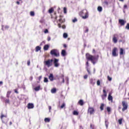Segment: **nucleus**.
Masks as SVG:
<instances>
[{
    "label": "nucleus",
    "mask_w": 129,
    "mask_h": 129,
    "mask_svg": "<svg viewBox=\"0 0 129 129\" xmlns=\"http://www.w3.org/2000/svg\"><path fill=\"white\" fill-rule=\"evenodd\" d=\"M79 16H80V17L84 20L88 19V17H89L88 11H87V10L84 9L79 13Z\"/></svg>",
    "instance_id": "nucleus-1"
},
{
    "label": "nucleus",
    "mask_w": 129,
    "mask_h": 129,
    "mask_svg": "<svg viewBox=\"0 0 129 129\" xmlns=\"http://www.w3.org/2000/svg\"><path fill=\"white\" fill-rule=\"evenodd\" d=\"M86 58L88 61H90L93 64H95V60H96V57L89 53L86 54Z\"/></svg>",
    "instance_id": "nucleus-2"
},
{
    "label": "nucleus",
    "mask_w": 129,
    "mask_h": 129,
    "mask_svg": "<svg viewBox=\"0 0 129 129\" xmlns=\"http://www.w3.org/2000/svg\"><path fill=\"white\" fill-rule=\"evenodd\" d=\"M54 60L53 59H49L46 61H44V64L45 66L47 67H51V66H53V61Z\"/></svg>",
    "instance_id": "nucleus-3"
},
{
    "label": "nucleus",
    "mask_w": 129,
    "mask_h": 129,
    "mask_svg": "<svg viewBox=\"0 0 129 129\" xmlns=\"http://www.w3.org/2000/svg\"><path fill=\"white\" fill-rule=\"evenodd\" d=\"M0 118H1V120L4 123H7L8 122V120H9V118H8V116L6 115H4V114L2 113L0 116Z\"/></svg>",
    "instance_id": "nucleus-4"
},
{
    "label": "nucleus",
    "mask_w": 129,
    "mask_h": 129,
    "mask_svg": "<svg viewBox=\"0 0 129 129\" xmlns=\"http://www.w3.org/2000/svg\"><path fill=\"white\" fill-rule=\"evenodd\" d=\"M50 54L52 56H55V57H59L60 53H59V51L57 49H52L50 51Z\"/></svg>",
    "instance_id": "nucleus-5"
},
{
    "label": "nucleus",
    "mask_w": 129,
    "mask_h": 129,
    "mask_svg": "<svg viewBox=\"0 0 129 129\" xmlns=\"http://www.w3.org/2000/svg\"><path fill=\"white\" fill-rule=\"evenodd\" d=\"M122 106H123L122 108V111H125L127 109L128 105L127 103L125 101H122Z\"/></svg>",
    "instance_id": "nucleus-6"
},
{
    "label": "nucleus",
    "mask_w": 129,
    "mask_h": 129,
    "mask_svg": "<svg viewBox=\"0 0 129 129\" xmlns=\"http://www.w3.org/2000/svg\"><path fill=\"white\" fill-rule=\"evenodd\" d=\"M118 51L117 47H114L112 51V55L113 57H117L118 56V54L116 53Z\"/></svg>",
    "instance_id": "nucleus-7"
},
{
    "label": "nucleus",
    "mask_w": 129,
    "mask_h": 129,
    "mask_svg": "<svg viewBox=\"0 0 129 129\" xmlns=\"http://www.w3.org/2000/svg\"><path fill=\"white\" fill-rule=\"evenodd\" d=\"M60 19L58 20V22H59L60 23H58L57 24V26L58 28H61V24H63L65 23V19H62V16H59Z\"/></svg>",
    "instance_id": "nucleus-8"
},
{
    "label": "nucleus",
    "mask_w": 129,
    "mask_h": 129,
    "mask_svg": "<svg viewBox=\"0 0 129 129\" xmlns=\"http://www.w3.org/2000/svg\"><path fill=\"white\" fill-rule=\"evenodd\" d=\"M95 110H94V108L89 107L88 109V113H90V114H93Z\"/></svg>",
    "instance_id": "nucleus-9"
},
{
    "label": "nucleus",
    "mask_w": 129,
    "mask_h": 129,
    "mask_svg": "<svg viewBox=\"0 0 129 129\" xmlns=\"http://www.w3.org/2000/svg\"><path fill=\"white\" fill-rule=\"evenodd\" d=\"M103 94L101 95L102 99L103 100H104L105 98H106V97L107 96V93L106 92V91L105 89L103 90Z\"/></svg>",
    "instance_id": "nucleus-10"
},
{
    "label": "nucleus",
    "mask_w": 129,
    "mask_h": 129,
    "mask_svg": "<svg viewBox=\"0 0 129 129\" xmlns=\"http://www.w3.org/2000/svg\"><path fill=\"white\" fill-rule=\"evenodd\" d=\"M118 35L117 34H114L113 35L112 41L114 44H116L117 43V37Z\"/></svg>",
    "instance_id": "nucleus-11"
},
{
    "label": "nucleus",
    "mask_w": 129,
    "mask_h": 129,
    "mask_svg": "<svg viewBox=\"0 0 129 129\" xmlns=\"http://www.w3.org/2000/svg\"><path fill=\"white\" fill-rule=\"evenodd\" d=\"M59 59L57 58H54L53 60V64L54 65V67H59Z\"/></svg>",
    "instance_id": "nucleus-12"
},
{
    "label": "nucleus",
    "mask_w": 129,
    "mask_h": 129,
    "mask_svg": "<svg viewBox=\"0 0 129 129\" xmlns=\"http://www.w3.org/2000/svg\"><path fill=\"white\" fill-rule=\"evenodd\" d=\"M108 100L111 101V102H113V97L111 96V93H109L108 96Z\"/></svg>",
    "instance_id": "nucleus-13"
},
{
    "label": "nucleus",
    "mask_w": 129,
    "mask_h": 129,
    "mask_svg": "<svg viewBox=\"0 0 129 129\" xmlns=\"http://www.w3.org/2000/svg\"><path fill=\"white\" fill-rule=\"evenodd\" d=\"M126 23V21L122 19H119V23L120 24V26H124V24Z\"/></svg>",
    "instance_id": "nucleus-14"
},
{
    "label": "nucleus",
    "mask_w": 129,
    "mask_h": 129,
    "mask_svg": "<svg viewBox=\"0 0 129 129\" xmlns=\"http://www.w3.org/2000/svg\"><path fill=\"white\" fill-rule=\"evenodd\" d=\"M96 82V80L95 79H91L90 80V83L92 85H94Z\"/></svg>",
    "instance_id": "nucleus-15"
},
{
    "label": "nucleus",
    "mask_w": 129,
    "mask_h": 129,
    "mask_svg": "<svg viewBox=\"0 0 129 129\" xmlns=\"http://www.w3.org/2000/svg\"><path fill=\"white\" fill-rule=\"evenodd\" d=\"M27 107L28 109H31L34 108V104L33 103H29L28 104Z\"/></svg>",
    "instance_id": "nucleus-16"
},
{
    "label": "nucleus",
    "mask_w": 129,
    "mask_h": 129,
    "mask_svg": "<svg viewBox=\"0 0 129 129\" xmlns=\"http://www.w3.org/2000/svg\"><path fill=\"white\" fill-rule=\"evenodd\" d=\"M48 78L50 81H53L54 80V76L52 74H50L48 77Z\"/></svg>",
    "instance_id": "nucleus-17"
},
{
    "label": "nucleus",
    "mask_w": 129,
    "mask_h": 129,
    "mask_svg": "<svg viewBox=\"0 0 129 129\" xmlns=\"http://www.w3.org/2000/svg\"><path fill=\"white\" fill-rule=\"evenodd\" d=\"M78 104L81 105V106L84 105V102L83 101V100H80L78 102Z\"/></svg>",
    "instance_id": "nucleus-18"
},
{
    "label": "nucleus",
    "mask_w": 129,
    "mask_h": 129,
    "mask_svg": "<svg viewBox=\"0 0 129 129\" xmlns=\"http://www.w3.org/2000/svg\"><path fill=\"white\" fill-rule=\"evenodd\" d=\"M61 54V56L65 57V56H66V50H65V49L62 50Z\"/></svg>",
    "instance_id": "nucleus-19"
},
{
    "label": "nucleus",
    "mask_w": 129,
    "mask_h": 129,
    "mask_svg": "<svg viewBox=\"0 0 129 129\" xmlns=\"http://www.w3.org/2000/svg\"><path fill=\"white\" fill-rule=\"evenodd\" d=\"M49 45H48V44L45 45L43 47L44 50L47 51L48 50V49H49Z\"/></svg>",
    "instance_id": "nucleus-20"
},
{
    "label": "nucleus",
    "mask_w": 129,
    "mask_h": 129,
    "mask_svg": "<svg viewBox=\"0 0 129 129\" xmlns=\"http://www.w3.org/2000/svg\"><path fill=\"white\" fill-rule=\"evenodd\" d=\"M41 88V86L39 85L37 87H36L35 88H34V90L35 91H39V90H40Z\"/></svg>",
    "instance_id": "nucleus-21"
},
{
    "label": "nucleus",
    "mask_w": 129,
    "mask_h": 129,
    "mask_svg": "<svg viewBox=\"0 0 129 129\" xmlns=\"http://www.w3.org/2000/svg\"><path fill=\"white\" fill-rule=\"evenodd\" d=\"M124 53V50H123V48H120V52H119L120 55H123Z\"/></svg>",
    "instance_id": "nucleus-22"
},
{
    "label": "nucleus",
    "mask_w": 129,
    "mask_h": 129,
    "mask_svg": "<svg viewBox=\"0 0 129 129\" xmlns=\"http://www.w3.org/2000/svg\"><path fill=\"white\" fill-rule=\"evenodd\" d=\"M56 91L57 90L55 88H53L51 90V93H56Z\"/></svg>",
    "instance_id": "nucleus-23"
},
{
    "label": "nucleus",
    "mask_w": 129,
    "mask_h": 129,
    "mask_svg": "<svg viewBox=\"0 0 129 129\" xmlns=\"http://www.w3.org/2000/svg\"><path fill=\"white\" fill-rule=\"evenodd\" d=\"M104 107V104H103V103L101 104V105L100 106V109L101 111H102V110H103Z\"/></svg>",
    "instance_id": "nucleus-24"
},
{
    "label": "nucleus",
    "mask_w": 129,
    "mask_h": 129,
    "mask_svg": "<svg viewBox=\"0 0 129 129\" xmlns=\"http://www.w3.org/2000/svg\"><path fill=\"white\" fill-rule=\"evenodd\" d=\"M5 103L6 104H10V99H6L5 100Z\"/></svg>",
    "instance_id": "nucleus-25"
},
{
    "label": "nucleus",
    "mask_w": 129,
    "mask_h": 129,
    "mask_svg": "<svg viewBox=\"0 0 129 129\" xmlns=\"http://www.w3.org/2000/svg\"><path fill=\"white\" fill-rule=\"evenodd\" d=\"M11 93H12V91H11L7 92V97H8V98H9V97H10V95H11Z\"/></svg>",
    "instance_id": "nucleus-26"
},
{
    "label": "nucleus",
    "mask_w": 129,
    "mask_h": 129,
    "mask_svg": "<svg viewBox=\"0 0 129 129\" xmlns=\"http://www.w3.org/2000/svg\"><path fill=\"white\" fill-rule=\"evenodd\" d=\"M97 10L98 11V12H99L100 13L102 12V7L99 6L97 8Z\"/></svg>",
    "instance_id": "nucleus-27"
},
{
    "label": "nucleus",
    "mask_w": 129,
    "mask_h": 129,
    "mask_svg": "<svg viewBox=\"0 0 129 129\" xmlns=\"http://www.w3.org/2000/svg\"><path fill=\"white\" fill-rule=\"evenodd\" d=\"M73 114H74V115H78V114H79V113L77 111H74L73 112Z\"/></svg>",
    "instance_id": "nucleus-28"
},
{
    "label": "nucleus",
    "mask_w": 129,
    "mask_h": 129,
    "mask_svg": "<svg viewBox=\"0 0 129 129\" xmlns=\"http://www.w3.org/2000/svg\"><path fill=\"white\" fill-rule=\"evenodd\" d=\"M108 121L107 120H105V126H106V127L107 128V127H108Z\"/></svg>",
    "instance_id": "nucleus-29"
},
{
    "label": "nucleus",
    "mask_w": 129,
    "mask_h": 129,
    "mask_svg": "<svg viewBox=\"0 0 129 129\" xmlns=\"http://www.w3.org/2000/svg\"><path fill=\"white\" fill-rule=\"evenodd\" d=\"M44 121L45 122H50V118H45Z\"/></svg>",
    "instance_id": "nucleus-30"
},
{
    "label": "nucleus",
    "mask_w": 129,
    "mask_h": 129,
    "mask_svg": "<svg viewBox=\"0 0 129 129\" xmlns=\"http://www.w3.org/2000/svg\"><path fill=\"white\" fill-rule=\"evenodd\" d=\"M41 50V47L38 46L36 47V52H39Z\"/></svg>",
    "instance_id": "nucleus-31"
},
{
    "label": "nucleus",
    "mask_w": 129,
    "mask_h": 129,
    "mask_svg": "<svg viewBox=\"0 0 129 129\" xmlns=\"http://www.w3.org/2000/svg\"><path fill=\"white\" fill-rule=\"evenodd\" d=\"M53 12H54V9L53 8H50L49 10H48V13L49 14H52V13H53Z\"/></svg>",
    "instance_id": "nucleus-32"
},
{
    "label": "nucleus",
    "mask_w": 129,
    "mask_h": 129,
    "mask_svg": "<svg viewBox=\"0 0 129 129\" xmlns=\"http://www.w3.org/2000/svg\"><path fill=\"white\" fill-rule=\"evenodd\" d=\"M106 109L107 112H108L109 113L111 111V109L110 108V107H107Z\"/></svg>",
    "instance_id": "nucleus-33"
},
{
    "label": "nucleus",
    "mask_w": 129,
    "mask_h": 129,
    "mask_svg": "<svg viewBox=\"0 0 129 129\" xmlns=\"http://www.w3.org/2000/svg\"><path fill=\"white\" fill-rule=\"evenodd\" d=\"M66 106V104H65V103H62V105L60 106V109H62V108H64Z\"/></svg>",
    "instance_id": "nucleus-34"
},
{
    "label": "nucleus",
    "mask_w": 129,
    "mask_h": 129,
    "mask_svg": "<svg viewBox=\"0 0 129 129\" xmlns=\"http://www.w3.org/2000/svg\"><path fill=\"white\" fill-rule=\"evenodd\" d=\"M30 16L31 17H34L35 16V12H34L33 11H31L30 12Z\"/></svg>",
    "instance_id": "nucleus-35"
},
{
    "label": "nucleus",
    "mask_w": 129,
    "mask_h": 129,
    "mask_svg": "<svg viewBox=\"0 0 129 129\" xmlns=\"http://www.w3.org/2000/svg\"><path fill=\"white\" fill-rule=\"evenodd\" d=\"M118 121L119 124H121L122 123V118L119 119Z\"/></svg>",
    "instance_id": "nucleus-36"
},
{
    "label": "nucleus",
    "mask_w": 129,
    "mask_h": 129,
    "mask_svg": "<svg viewBox=\"0 0 129 129\" xmlns=\"http://www.w3.org/2000/svg\"><path fill=\"white\" fill-rule=\"evenodd\" d=\"M63 38H64V39H66V38H67V37H68V34H67V33H63Z\"/></svg>",
    "instance_id": "nucleus-37"
},
{
    "label": "nucleus",
    "mask_w": 129,
    "mask_h": 129,
    "mask_svg": "<svg viewBox=\"0 0 129 129\" xmlns=\"http://www.w3.org/2000/svg\"><path fill=\"white\" fill-rule=\"evenodd\" d=\"M97 86H100V81L99 80H98L97 81Z\"/></svg>",
    "instance_id": "nucleus-38"
},
{
    "label": "nucleus",
    "mask_w": 129,
    "mask_h": 129,
    "mask_svg": "<svg viewBox=\"0 0 129 129\" xmlns=\"http://www.w3.org/2000/svg\"><path fill=\"white\" fill-rule=\"evenodd\" d=\"M63 13L64 14L67 13V9L66 7L63 8Z\"/></svg>",
    "instance_id": "nucleus-39"
},
{
    "label": "nucleus",
    "mask_w": 129,
    "mask_h": 129,
    "mask_svg": "<svg viewBox=\"0 0 129 129\" xmlns=\"http://www.w3.org/2000/svg\"><path fill=\"white\" fill-rule=\"evenodd\" d=\"M107 79H108V81H111V80H112V78H111L110 77H109V76H107Z\"/></svg>",
    "instance_id": "nucleus-40"
},
{
    "label": "nucleus",
    "mask_w": 129,
    "mask_h": 129,
    "mask_svg": "<svg viewBox=\"0 0 129 129\" xmlns=\"http://www.w3.org/2000/svg\"><path fill=\"white\" fill-rule=\"evenodd\" d=\"M44 34H47V33H49V30H48V29H46L44 30Z\"/></svg>",
    "instance_id": "nucleus-41"
},
{
    "label": "nucleus",
    "mask_w": 129,
    "mask_h": 129,
    "mask_svg": "<svg viewBox=\"0 0 129 129\" xmlns=\"http://www.w3.org/2000/svg\"><path fill=\"white\" fill-rule=\"evenodd\" d=\"M125 29H126L127 30H129V23H127L126 24V26H125Z\"/></svg>",
    "instance_id": "nucleus-42"
},
{
    "label": "nucleus",
    "mask_w": 129,
    "mask_h": 129,
    "mask_svg": "<svg viewBox=\"0 0 129 129\" xmlns=\"http://www.w3.org/2000/svg\"><path fill=\"white\" fill-rule=\"evenodd\" d=\"M48 78L45 77V78H44V82L47 83V82H48Z\"/></svg>",
    "instance_id": "nucleus-43"
},
{
    "label": "nucleus",
    "mask_w": 129,
    "mask_h": 129,
    "mask_svg": "<svg viewBox=\"0 0 129 129\" xmlns=\"http://www.w3.org/2000/svg\"><path fill=\"white\" fill-rule=\"evenodd\" d=\"M76 22H77V19H76V18H75L73 20V23H76Z\"/></svg>",
    "instance_id": "nucleus-44"
},
{
    "label": "nucleus",
    "mask_w": 129,
    "mask_h": 129,
    "mask_svg": "<svg viewBox=\"0 0 129 129\" xmlns=\"http://www.w3.org/2000/svg\"><path fill=\"white\" fill-rule=\"evenodd\" d=\"M90 127L92 129H94V125H93L92 124H90Z\"/></svg>",
    "instance_id": "nucleus-45"
},
{
    "label": "nucleus",
    "mask_w": 129,
    "mask_h": 129,
    "mask_svg": "<svg viewBox=\"0 0 129 129\" xmlns=\"http://www.w3.org/2000/svg\"><path fill=\"white\" fill-rule=\"evenodd\" d=\"M14 91H15V93H16L17 94H19V92H18V89H15Z\"/></svg>",
    "instance_id": "nucleus-46"
},
{
    "label": "nucleus",
    "mask_w": 129,
    "mask_h": 129,
    "mask_svg": "<svg viewBox=\"0 0 129 129\" xmlns=\"http://www.w3.org/2000/svg\"><path fill=\"white\" fill-rule=\"evenodd\" d=\"M87 71L88 73V74H91V73H90V71H89V70L88 69V68H87Z\"/></svg>",
    "instance_id": "nucleus-47"
},
{
    "label": "nucleus",
    "mask_w": 129,
    "mask_h": 129,
    "mask_svg": "<svg viewBox=\"0 0 129 129\" xmlns=\"http://www.w3.org/2000/svg\"><path fill=\"white\" fill-rule=\"evenodd\" d=\"M87 77H88V75H87L84 76V79H87Z\"/></svg>",
    "instance_id": "nucleus-48"
},
{
    "label": "nucleus",
    "mask_w": 129,
    "mask_h": 129,
    "mask_svg": "<svg viewBox=\"0 0 129 129\" xmlns=\"http://www.w3.org/2000/svg\"><path fill=\"white\" fill-rule=\"evenodd\" d=\"M86 65L87 66V68H88L89 66V63H88V61H87V62L86 63Z\"/></svg>",
    "instance_id": "nucleus-49"
},
{
    "label": "nucleus",
    "mask_w": 129,
    "mask_h": 129,
    "mask_svg": "<svg viewBox=\"0 0 129 129\" xmlns=\"http://www.w3.org/2000/svg\"><path fill=\"white\" fill-rule=\"evenodd\" d=\"M54 15H55V17H54V18H53V19L55 21L56 20H57V16H56V13H54Z\"/></svg>",
    "instance_id": "nucleus-50"
},
{
    "label": "nucleus",
    "mask_w": 129,
    "mask_h": 129,
    "mask_svg": "<svg viewBox=\"0 0 129 129\" xmlns=\"http://www.w3.org/2000/svg\"><path fill=\"white\" fill-rule=\"evenodd\" d=\"M31 63V61L30 60L27 61V65L28 66H30V64Z\"/></svg>",
    "instance_id": "nucleus-51"
},
{
    "label": "nucleus",
    "mask_w": 129,
    "mask_h": 129,
    "mask_svg": "<svg viewBox=\"0 0 129 129\" xmlns=\"http://www.w3.org/2000/svg\"><path fill=\"white\" fill-rule=\"evenodd\" d=\"M92 53H93V54H95L96 53V51L95 50V49H93Z\"/></svg>",
    "instance_id": "nucleus-52"
},
{
    "label": "nucleus",
    "mask_w": 129,
    "mask_h": 129,
    "mask_svg": "<svg viewBox=\"0 0 129 129\" xmlns=\"http://www.w3.org/2000/svg\"><path fill=\"white\" fill-rule=\"evenodd\" d=\"M42 79V76H39V78H38V80L39 81H41V80Z\"/></svg>",
    "instance_id": "nucleus-53"
},
{
    "label": "nucleus",
    "mask_w": 129,
    "mask_h": 129,
    "mask_svg": "<svg viewBox=\"0 0 129 129\" xmlns=\"http://www.w3.org/2000/svg\"><path fill=\"white\" fill-rule=\"evenodd\" d=\"M61 28H62V29H66V26L63 25L62 26Z\"/></svg>",
    "instance_id": "nucleus-54"
},
{
    "label": "nucleus",
    "mask_w": 129,
    "mask_h": 129,
    "mask_svg": "<svg viewBox=\"0 0 129 129\" xmlns=\"http://www.w3.org/2000/svg\"><path fill=\"white\" fill-rule=\"evenodd\" d=\"M88 31H89L88 28H87L85 31V33H88Z\"/></svg>",
    "instance_id": "nucleus-55"
},
{
    "label": "nucleus",
    "mask_w": 129,
    "mask_h": 129,
    "mask_svg": "<svg viewBox=\"0 0 129 129\" xmlns=\"http://www.w3.org/2000/svg\"><path fill=\"white\" fill-rule=\"evenodd\" d=\"M127 8V6L126 5H124V9H126Z\"/></svg>",
    "instance_id": "nucleus-56"
},
{
    "label": "nucleus",
    "mask_w": 129,
    "mask_h": 129,
    "mask_svg": "<svg viewBox=\"0 0 129 129\" xmlns=\"http://www.w3.org/2000/svg\"><path fill=\"white\" fill-rule=\"evenodd\" d=\"M50 40H51V37H48V38H47V40L50 41Z\"/></svg>",
    "instance_id": "nucleus-57"
},
{
    "label": "nucleus",
    "mask_w": 129,
    "mask_h": 129,
    "mask_svg": "<svg viewBox=\"0 0 129 129\" xmlns=\"http://www.w3.org/2000/svg\"><path fill=\"white\" fill-rule=\"evenodd\" d=\"M63 46L64 48H67V45L66 44H63Z\"/></svg>",
    "instance_id": "nucleus-58"
},
{
    "label": "nucleus",
    "mask_w": 129,
    "mask_h": 129,
    "mask_svg": "<svg viewBox=\"0 0 129 129\" xmlns=\"http://www.w3.org/2000/svg\"><path fill=\"white\" fill-rule=\"evenodd\" d=\"M16 4H17V5H20V2H19V1H17V2H16Z\"/></svg>",
    "instance_id": "nucleus-59"
},
{
    "label": "nucleus",
    "mask_w": 129,
    "mask_h": 129,
    "mask_svg": "<svg viewBox=\"0 0 129 129\" xmlns=\"http://www.w3.org/2000/svg\"><path fill=\"white\" fill-rule=\"evenodd\" d=\"M1 85H3V82L2 81L0 82V86Z\"/></svg>",
    "instance_id": "nucleus-60"
},
{
    "label": "nucleus",
    "mask_w": 129,
    "mask_h": 129,
    "mask_svg": "<svg viewBox=\"0 0 129 129\" xmlns=\"http://www.w3.org/2000/svg\"><path fill=\"white\" fill-rule=\"evenodd\" d=\"M12 124H13V122H12V121H10V125H12Z\"/></svg>",
    "instance_id": "nucleus-61"
},
{
    "label": "nucleus",
    "mask_w": 129,
    "mask_h": 129,
    "mask_svg": "<svg viewBox=\"0 0 129 129\" xmlns=\"http://www.w3.org/2000/svg\"><path fill=\"white\" fill-rule=\"evenodd\" d=\"M51 106H49V111H50V110H51Z\"/></svg>",
    "instance_id": "nucleus-62"
},
{
    "label": "nucleus",
    "mask_w": 129,
    "mask_h": 129,
    "mask_svg": "<svg viewBox=\"0 0 129 129\" xmlns=\"http://www.w3.org/2000/svg\"><path fill=\"white\" fill-rule=\"evenodd\" d=\"M5 28H6V29H9V26H5Z\"/></svg>",
    "instance_id": "nucleus-63"
},
{
    "label": "nucleus",
    "mask_w": 129,
    "mask_h": 129,
    "mask_svg": "<svg viewBox=\"0 0 129 129\" xmlns=\"http://www.w3.org/2000/svg\"><path fill=\"white\" fill-rule=\"evenodd\" d=\"M119 2H123V0H119Z\"/></svg>",
    "instance_id": "nucleus-64"
}]
</instances>
